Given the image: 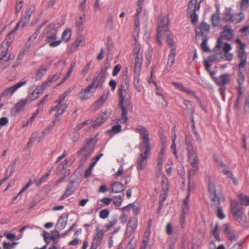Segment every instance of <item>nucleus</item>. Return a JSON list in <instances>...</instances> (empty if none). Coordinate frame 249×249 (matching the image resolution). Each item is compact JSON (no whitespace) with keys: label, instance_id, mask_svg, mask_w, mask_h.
<instances>
[{"label":"nucleus","instance_id":"obj_10","mask_svg":"<svg viewBox=\"0 0 249 249\" xmlns=\"http://www.w3.org/2000/svg\"><path fill=\"white\" fill-rule=\"evenodd\" d=\"M7 43H8L2 42L0 46V60L2 63L7 62L9 60L14 58L13 54H8L7 52L9 46Z\"/></svg>","mask_w":249,"mask_h":249},{"label":"nucleus","instance_id":"obj_16","mask_svg":"<svg viewBox=\"0 0 249 249\" xmlns=\"http://www.w3.org/2000/svg\"><path fill=\"white\" fill-rule=\"evenodd\" d=\"M94 146L95 142H93V139H88L86 140L83 146L78 152V154L85 152L91 155L94 151Z\"/></svg>","mask_w":249,"mask_h":249},{"label":"nucleus","instance_id":"obj_43","mask_svg":"<svg viewBox=\"0 0 249 249\" xmlns=\"http://www.w3.org/2000/svg\"><path fill=\"white\" fill-rule=\"evenodd\" d=\"M74 66H75L74 64H71L69 70L67 72L66 75L63 78L61 82L60 83H59L57 85V86H59L61 84H62L63 82H64L66 80H67L70 77V75H71V74L73 70Z\"/></svg>","mask_w":249,"mask_h":249},{"label":"nucleus","instance_id":"obj_59","mask_svg":"<svg viewBox=\"0 0 249 249\" xmlns=\"http://www.w3.org/2000/svg\"><path fill=\"white\" fill-rule=\"evenodd\" d=\"M109 214V211L107 209H104L100 211L99 216L101 218L105 219L107 218Z\"/></svg>","mask_w":249,"mask_h":249},{"label":"nucleus","instance_id":"obj_2","mask_svg":"<svg viewBox=\"0 0 249 249\" xmlns=\"http://www.w3.org/2000/svg\"><path fill=\"white\" fill-rule=\"evenodd\" d=\"M169 20L167 15H161L158 20V28L157 30L156 41L160 45L162 44L160 37L162 33L168 32Z\"/></svg>","mask_w":249,"mask_h":249},{"label":"nucleus","instance_id":"obj_63","mask_svg":"<svg viewBox=\"0 0 249 249\" xmlns=\"http://www.w3.org/2000/svg\"><path fill=\"white\" fill-rule=\"evenodd\" d=\"M27 50L24 49L23 48L21 49L19 51L18 56V61H20L23 59V57L25 55V54L28 52Z\"/></svg>","mask_w":249,"mask_h":249},{"label":"nucleus","instance_id":"obj_54","mask_svg":"<svg viewBox=\"0 0 249 249\" xmlns=\"http://www.w3.org/2000/svg\"><path fill=\"white\" fill-rule=\"evenodd\" d=\"M80 138V133L78 131H75L73 130L72 134L71 135V140L73 142H76L78 141Z\"/></svg>","mask_w":249,"mask_h":249},{"label":"nucleus","instance_id":"obj_58","mask_svg":"<svg viewBox=\"0 0 249 249\" xmlns=\"http://www.w3.org/2000/svg\"><path fill=\"white\" fill-rule=\"evenodd\" d=\"M73 89L69 88L63 94L60 95L58 98L64 101L65 98L71 92Z\"/></svg>","mask_w":249,"mask_h":249},{"label":"nucleus","instance_id":"obj_56","mask_svg":"<svg viewBox=\"0 0 249 249\" xmlns=\"http://www.w3.org/2000/svg\"><path fill=\"white\" fill-rule=\"evenodd\" d=\"M90 123V121L89 120H87V121H86L82 123H80V124H78L74 128H73V130L75 131H78L81 129H82L85 125H87V124H89Z\"/></svg>","mask_w":249,"mask_h":249},{"label":"nucleus","instance_id":"obj_28","mask_svg":"<svg viewBox=\"0 0 249 249\" xmlns=\"http://www.w3.org/2000/svg\"><path fill=\"white\" fill-rule=\"evenodd\" d=\"M67 223V219L64 216L61 215L58 219L55 227L58 231L63 230Z\"/></svg>","mask_w":249,"mask_h":249},{"label":"nucleus","instance_id":"obj_33","mask_svg":"<svg viewBox=\"0 0 249 249\" xmlns=\"http://www.w3.org/2000/svg\"><path fill=\"white\" fill-rule=\"evenodd\" d=\"M134 25H135V28L134 31L133 32V37L134 38V40L135 41V44L138 45L137 43L138 38L139 37V33L140 31L139 29V20L138 19H137L136 18H135L134 19Z\"/></svg>","mask_w":249,"mask_h":249},{"label":"nucleus","instance_id":"obj_32","mask_svg":"<svg viewBox=\"0 0 249 249\" xmlns=\"http://www.w3.org/2000/svg\"><path fill=\"white\" fill-rule=\"evenodd\" d=\"M30 19V18L28 16H27L24 14L21 20L16 25V26L14 29V31H16L20 25H21V28L24 27L29 21Z\"/></svg>","mask_w":249,"mask_h":249},{"label":"nucleus","instance_id":"obj_61","mask_svg":"<svg viewBox=\"0 0 249 249\" xmlns=\"http://www.w3.org/2000/svg\"><path fill=\"white\" fill-rule=\"evenodd\" d=\"M249 6V0H242L240 3V8L242 10H246Z\"/></svg>","mask_w":249,"mask_h":249},{"label":"nucleus","instance_id":"obj_50","mask_svg":"<svg viewBox=\"0 0 249 249\" xmlns=\"http://www.w3.org/2000/svg\"><path fill=\"white\" fill-rule=\"evenodd\" d=\"M161 141H162V143H161V145L160 149V153L159 154V156H163V155H164V152H165V149L166 148V138H164V137H163L161 139Z\"/></svg>","mask_w":249,"mask_h":249},{"label":"nucleus","instance_id":"obj_55","mask_svg":"<svg viewBox=\"0 0 249 249\" xmlns=\"http://www.w3.org/2000/svg\"><path fill=\"white\" fill-rule=\"evenodd\" d=\"M237 80L238 85H242L245 81V76L240 70H239Z\"/></svg>","mask_w":249,"mask_h":249},{"label":"nucleus","instance_id":"obj_19","mask_svg":"<svg viewBox=\"0 0 249 249\" xmlns=\"http://www.w3.org/2000/svg\"><path fill=\"white\" fill-rule=\"evenodd\" d=\"M210 30V25L204 21L201 22L198 27H197L195 29L196 37V38H199L200 37H202L205 35L202 32V30L206 32H209Z\"/></svg>","mask_w":249,"mask_h":249},{"label":"nucleus","instance_id":"obj_15","mask_svg":"<svg viewBox=\"0 0 249 249\" xmlns=\"http://www.w3.org/2000/svg\"><path fill=\"white\" fill-rule=\"evenodd\" d=\"M134 57H135V69L139 71L141 67L142 62V57L141 53H140V46L139 45H135L134 49Z\"/></svg>","mask_w":249,"mask_h":249},{"label":"nucleus","instance_id":"obj_46","mask_svg":"<svg viewBox=\"0 0 249 249\" xmlns=\"http://www.w3.org/2000/svg\"><path fill=\"white\" fill-rule=\"evenodd\" d=\"M62 73L61 71L56 72L54 75L49 76L47 81L45 82H48V85L49 86V83L55 81L57 80L60 77Z\"/></svg>","mask_w":249,"mask_h":249},{"label":"nucleus","instance_id":"obj_17","mask_svg":"<svg viewBox=\"0 0 249 249\" xmlns=\"http://www.w3.org/2000/svg\"><path fill=\"white\" fill-rule=\"evenodd\" d=\"M26 84L25 81H22L17 83L16 84L6 89L0 94V100L4 96H7L12 95L18 88Z\"/></svg>","mask_w":249,"mask_h":249},{"label":"nucleus","instance_id":"obj_31","mask_svg":"<svg viewBox=\"0 0 249 249\" xmlns=\"http://www.w3.org/2000/svg\"><path fill=\"white\" fill-rule=\"evenodd\" d=\"M124 185L120 182H115L111 185V189L113 193H118L123 191L124 190Z\"/></svg>","mask_w":249,"mask_h":249},{"label":"nucleus","instance_id":"obj_27","mask_svg":"<svg viewBox=\"0 0 249 249\" xmlns=\"http://www.w3.org/2000/svg\"><path fill=\"white\" fill-rule=\"evenodd\" d=\"M85 15H81L76 19L75 26L78 33H81L84 29V24L85 23Z\"/></svg>","mask_w":249,"mask_h":249},{"label":"nucleus","instance_id":"obj_38","mask_svg":"<svg viewBox=\"0 0 249 249\" xmlns=\"http://www.w3.org/2000/svg\"><path fill=\"white\" fill-rule=\"evenodd\" d=\"M125 108L122 106V112H121V118L118 120V122H119L120 123H124L126 122L128 120V117H127V111L125 110Z\"/></svg>","mask_w":249,"mask_h":249},{"label":"nucleus","instance_id":"obj_44","mask_svg":"<svg viewBox=\"0 0 249 249\" xmlns=\"http://www.w3.org/2000/svg\"><path fill=\"white\" fill-rule=\"evenodd\" d=\"M220 18L218 14H214L212 16L211 21L213 27H216L219 23Z\"/></svg>","mask_w":249,"mask_h":249},{"label":"nucleus","instance_id":"obj_64","mask_svg":"<svg viewBox=\"0 0 249 249\" xmlns=\"http://www.w3.org/2000/svg\"><path fill=\"white\" fill-rule=\"evenodd\" d=\"M59 237V233L58 232V230L57 229L53 230L51 231V233L50 235V238L52 240H55V239H57Z\"/></svg>","mask_w":249,"mask_h":249},{"label":"nucleus","instance_id":"obj_60","mask_svg":"<svg viewBox=\"0 0 249 249\" xmlns=\"http://www.w3.org/2000/svg\"><path fill=\"white\" fill-rule=\"evenodd\" d=\"M18 244L17 242H13L12 243L4 242L3 243V249H11Z\"/></svg>","mask_w":249,"mask_h":249},{"label":"nucleus","instance_id":"obj_11","mask_svg":"<svg viewBox=\"0 0 249 249\" xmlns=\"http://www.w3.org/2000/svg\"><path fill=\"white\" fill-rule=\"evenodd\" d=\"M63 101L64 100L58 98L55 101L56 105L53 107L50 111V112L53 111H56V113L54 115L56 118L62 115L68 107V105L66 103H63Z\"/></svg>","mask_w":249,"mask_h":249},{"label":"nucleus","instance_id":"obj_23","mask_svg":"<svg viewBox=\"0 0 249 249\" xmlns=\"http://www.w3.org/2000/svg\"><path fill=\"white\" fill-rule=\"evenodd\" d=\"M128 95V91L127 86L122 84L119 89V102L122 104V102L125 100Z\"/></svg>","mask_w":249,"mask_h":249},{"label":"nucleus","instance_id":"obj_39","mask_svg":"<svg viewBox=\"0 0 249 249\" xmlns=\"http://www.w3.org/2000/svg\"><path fill=\"white\" fill-rule=\"evenodd\" d=\"M122 106L125 108V110L128 112V110L132 111L133 107L131 102L127 100H124V101L122 102V104H121V102H119V107L122 109Z\"/></svg>","mask_w":249,"mask_h":249},{"label":"nucleus","instance_id":"obj_6","mask_svg":"<svg viewBox=\"0 0 249 249\" xmlns=\"http://www.w3.org/2000/svg\"><path fill=\"white\" fill-rule=\"evenodd\" d=\"M231 211L235 220L238 223L244 221L245 216L242 212L241 205L235 201H232L231 203Z\"/></svg>","mask_w":249,"mask_h":249},{"label":"nucleus","instance_id":"obj_36","mask_svg":"<svg viewBox=\"0 0 249 249\" xmlns=\"http://www.w3.org/2000/svg\"><path fill=\"white\" fill-rule=\"evenodd\" d=\"M176 56V50L174 48L171 49L169 54L168 55L167 65L169 67H171L175 61V57Z\"/></svg>","mask_w":249,"mask_h":249},{"label":"nucleus","instance_id":"obj_30","mask_svg":"<svg viewBox=\"0 0 249 249\" xmlns=\"http://www.w3.org/2000/svg\"><path fill=\"white\" fill-rule=\"evenodd\" d=\"M186 198L184 199L183 204L182 207V214L180 216V223L181 224L182 228H184L185 226L186 223V209H187V205H186Z\"/></svg>","mask_w":249,"mask_h":249},{"label":"nucleus","instance_id":"obj_9","mask_svg":"<svg viewBox=\"0 0 249 249\" xmlns=\"http://www.w3.org/2000/svg\"><path fill=\"white\" fill-rule=\"evenodd\" d=\"M107 71V68L104 67L102 68L99 73L96 74L91 83L89 85H91L92 87L96 90V89L102 86L106 78V73Z\"/></svg>","mask_w":249,"mask_h":249},{"label":"nucleus","instance_id":"obj_37","mask_svg":"<svg viewBox=\"0 0 249 249\" xmlns=\"http://www.w3.org/2000/svg\"><path fill=\"white\" fill-rule=\"evenodd\" d=\"M43 109L42 107H38L37 110L36 112L33 114L32 116L29 119V120L27 121V122L23 124V127H25L27 125H28L29 124L32 123L35 119V118L36 117L38 113L39 112H40L42 111Z\"/></svg>","mask_w":249,"mask_h":249},{"label":"nucleus","instance_id":"obj_24","mask_svg":"<svg viewBox=\"0 0 249 249\" xmlns=\"http://www.w3.org/2000/svg\"><path fill=\"white\" fill-rule=\"evenodd\" d=\"M74 190H75V187L73 185V181H71L69 182L64 193L61 196V197L60 198L59 200H61L68 197L69 196H70L71 194H72L73 193V192L74 191Z\"/></svg>","mask_w":249,"mask_h":249},{"label":"nucleus","instance_id":"obj_8","mask_svg":"<svg viewBox=\"0 0 249 249\" xmlns=\"http://www.w3.org/2000/svg\"><path fill=\"white\" fill-rule=\"evenodd\" d=\"M200 2L197 4V0H190L188 5V8L190 9L188 13H190L189 17L191 18V23L196 25L198 21V17L196 11L198 10L200 8Z\"/></svg>","mask_w":249,"mask_h":249},{"label":"nucleus","instance_id":"obj_42","mask_svg":"<svg viewBox=\"0 0 249 249\" xmlns=\"http://www.w3.org/2000/svg\"><path fill=\"white\" fill-rule=\"evenodd\" d=\"M48 68L45 66L41 67L38 71L36 79L37 80H40L41 78L46 74Z\"/></svg>","mask_w":249,"mask_h":249},{"label":"nucleus","instance_id":"obj_7","mask_svg":"<svg viewBox=\"0 0 249 249\" xmlns=\"http://www.w3.org/2000/svg\"><path fill=\"white\" fill-rule=\"evenodd\" d=\"M151 148H140L141 153L137 160V169L143 170L146 166Z\"/></svg>","mask_w":249,"mask_h":249},{"label":"nucleus","instance_id":"obj_21","mask_svg":"<svg viewBox=\"0 0 249 249\" xmlns=\"http://www.w3.org/2000/svg\"><path fill=\"white\" fill-rule=\"evenodd\" d=\"M221 38H225L227 41L231 40L234 36L233 31L231 25L225 26L223 31L220 33Z\"/></svg>","mask_w":249,"mask_h":249},{"label":"nucleus","instance_id":"obj_20","mask_svg":"<svg viewBox=\"0 0 249 249\" xmlns=\"http://www.w3.org/2000/svg\"><path fill=\"white\" fill-rule=\"evenodd\" d=\"M238 57L241 60L238 65V69L240 70L245 67L247 64V53L245 51V48H239L237 51Z\"/></svg>","mask_w":249,"mask_h":249},{"label":"nucleus","instance_id":"obj_47","mask_svg":"<svg viewBox=\"0 0 249 249\" xmlns=\"http://www.w3.org/2000/svg\"><path fill=\"white\" fill-rule=\"evenodd\" d=\"M137 238L133 236L126 246V249H134L137 245Z\"/></svg>","mask_w":249,"mask_h":249},{"label":"nucleus","instance_id":"obj_57","mask_svg":"<svg viewBox=\"0 0 249 249\" xmlns=\"http://www.w3.org/2000/svg\"><path fill=\"white\" fill-rule=\"evenodd\" d=\"M73 89L69 88L63 94L60 95L58 98L64 101L65 98L71 92Z\"/></svg>","mask_w":249,"mask_h":249},{"label":"nucleus","instance_id":"obj_25","mask_svg":"<svg viewBox=\"0 0 249 249\" xmlns=\"http://www.w3.org/2000/svg\"><path fill=\"white\" fill-rule=\"evenodd\" d=\"M112 199L108 197H104L97 201L96 203V210L97 212L99 209H101L103 207L107 206L111 203Z\"/></svg>","mask_w":249,"mask_h":249},{"label":"nucleus","instance_id":"obj_40","mask_svg":"<svg viewBox=\"0 0 249 249\" xmlns=\"http://www.w3.org/2000/svg\"><path fill=\"white\" fill-rule=\"evenodd\" d=\"M16 160H14L12 162V163L10 164V165H9L8 166V167H7L6 170V173H5V176H7V177H10L13 171L14 170L15 168V165H16Z\"/></svg>","mask_w":249,"mask_h":249},{"label":"nucleus","instance_id":"obj_3","mask_svg":"<svg viewBox=\"0 0 249 249\" xmlns=\"http://www.w3.org/2000/svg\"><path fill=\"white\" fill-rule=\"evenodd\" d=\"M192 146L188 143V161L190 162L191 168L190 169L189 172V180L192 176L195 175L198 169V159L195 151L192 149Z\"/></svg>","mask_w":249,"mask_h":249},{"label":"nucleus","instance_id":"obj_22","mask_svg":"<svg viewBox=\"0 0 249 249\" xmlns=\"http://www.w3.org/2000/svg\"><path fill=\"white\" fill-rule=\"evenodd\" d=\"M231 75L229 73H224L215 79V82L217 85L225 86L230 82Z\"/></svg>","mask_w":249,"mask_h":249},{"label":"nucleus","instance_id":"obj_41","mask_svg":"<svg viewBox=\"0 0 249 249\" xmlns=\"http://www.w3.org/2000/svg\"><path fill=\"white\" fill-rule=\"evenodd\" d=\"M203 37V41L201 43V48L202 50V51L204 52H209L210 51L209 47L207 46V41L208 40L207 36L206 35L205 36H202Z\"/></svg>","mask_w":249,"mask_h":249},{"label":"nucleus","instance_id":"obj_12","mask_svg":"<svg viewBox=\"0 0 249 249\" xmlns=\"http://www.w3.org/2000/svg\"><path fill=\"white\" fill-rule=\"evenodd\" d=\"M137 218L136 216L131 217L127 225L126 230L124 233V238H129L134 233L137 227Z\"/></svg>","mask_w":249,"mask_h":249},{"label":"nucleus","instance_id":"obj_49","mask_svg":"<svg viewBox=\"0 0 249 249\" xmlns=\"http://www.w3.org/2000/svg\"><path fill=\"white\" fill-rule=\"evenodd\" d=\"M15 31H14V30L12 31L5 37L4 40L3 42H6L7 45L10 46L12 40L14 38V36L13 35V33Z\"/></svg>","mask_w":249,"mask_h":249},{"label":"nucleus","instance_id":"obj_34","mask_svg":"<svg viewBox=\"0 0 249 249\" xmlns=\"http://www.w3.org/2000/svg\"><path fill=\"white\" fill-rule=\"evenodd\" d=\"M134 25H135V28L134 31L133 32V37L134 38V40L135 41V44L138 45L137 43L138 38L139 37V33L140 31L139 29V20L138 19H137L136 18H135L134 19Z\"/></svg>","mask_w":249,"mask_h":249},{"label":"nucleus","instance_id":"obj_14","mask_svg":"<svg viewBox=\"0 0 249 249\" xmlns=\"http://www.w3.org/2000/svg\"><path fill=\"white\" fill-rule=\"evenodd\" d=\"M95 90L91 85H89L85 89H82L78 94V98L82 101L89 99L95 92Z\"/></svg>","mask_w":249,"mask_h":249},{"label":"nucleus","instance_id":"obj_51","mask_svg":"<svg viewBox=\"0 0 249 249\" xmlns=\"http://www.w3.org/2000/svg\"><path fill=\"white\" fill-rule=\"evenodd\" d=\"M239 199L241 200L242 204L245 206L249 205V197L244 196L243 194H240L238 196Z\"/></svg>","mask_w":249,"mask_h":249},{"label":"nucleus","instance_id":"obj_29","mask_svg":"<svg viewBox=\"0 0 249 249\" xmlns=\"http://www.w3.org/2000/svg\"><path fill=\"white\" fill-rule=\"evenodd\" d=\"M85 45V39L84 36L80 35L77 37L74 42L71 45V48L74 50L79 46H83Z\"/></svg>","mask_w":249,"mask_h":249},{"label":"nucleus","instance_id":"obj_26","mask_svg":"<svg viewBox=\"0 0 249 249\" xmlns=\"http://www.w3.org/2000/svg\"><path fill=\"white\" fill-rule=\"evenodd\" d=\"M28 100L26 99H22L20 100L16 105L13 110L17 113H18L23 110L24 107L27 104Z\"/></svg>","mask_w":249,"mask_h":249},{"label":"nucleus","instance_id":"obj_4","mask_svg":"<svg viewBox=\"0 0 249 249\" xmlns=\"http://www.w3.org/2000/svg\"><path fill=\"white\" fill-rule=\"evenodd\" d=\"M135 130L140 134V139L141 140L140 148H151L150 146L149 133L148 130L142 125H138Z\"/></svg>","mask_w":249,"mask_h":249},{"label":"nucleus","instance_id":"obj_35","mask_svg":"<svg viewBox=\"0 0 249 249\" xmlns=\"http://www.w3.org/2000/svg\"><path fill=\"white\" fill-rule=\"evenodd\" d=\"M193 113H194V111H192L191 112V114L190 116V119L191 122V127L192 131L193 132V133L194 134V135H195V136L196 137V140L198 141H200L199 135L198 134V133L197 132V131H196L195 126V121H194V117L193 115Z\"/></svg>","mask_w":249,"mask_h":249},{"label":"nucleus","instance_id":"obj_48","mask_svg":"<svg viewBox=\"0 0 249 249\" xmlns=\"http://www.w3.org/2000/svg\"><path fill=\"white\" fill-rule=\"evenodd\" d=\"M47 86H48V82H45L43 83H42V85H41L40 86L37 87L35 89V90L36 91L38 94L39 95L43 92L44 90Z\"/></svg>","mask_w":249,"mask_h":249},{"label":"nucleus","instance_id":"obj_62","mask_svg":"<svg viewBox=\"0 0 249 249\" xmlns=\"http://www.w3.org/2000/svg\"><path fill=\"white\" fill-rule=\"evenodd\" d=\"M224 233L228 235V236H231L234 233V232L233 230H232L228 224L224 225Z\"/></svg>","mask_w":249,"mask_h":249},{"label":"nucleus","instance_id":"obj_1","mask_svg":"<svg viewBox=\"0 0 249 249\" xmlns=\"http://www.w3.org/2000/svg\"><path fill=\"white\" fill-rule=\"evenodd\" d=\"M45 41L51 47H55L60 45L61 40H56L57 29L54 25L48 26L45 30Z\"/></svg>","mask_w":249,"mask_h":249},{"label":"nucleus","instance_id":"obj_5","mask_svg":"<svg viewBox=\"0 0 249 249\" xmlns=\"http://www.w3.org/2000/svg\"><path fill=\"white\" fill-rule=\"evenodd\" d=\"M208 190L211 198V207L213 210H216V209L221 207L220 205L221 198L217 196L215 185L213 183L210 182L209 183Z\"/></svg>","mask_w":249,"mask_h":249},{"label":"nucleus","instance_id":"obj_13","mask_svg":"<svg viewBox=\"0 0 249 249\" xmlns=\"http://www.w3.org/2000/svg\"><path fill=\"white\" fill-rule=\"evenodd\" d=\"M105 232L104 230L100 229L99 227L96 228L95 235L91 243L90 249H97L103 239Z\"/></svg>","mask_w":249,"mask_h":249},{"label":"nucleus","instance_id":"obj_52","mask_svg":"<svg viewBox=\"0 0 249 249\" xmlns=\"http://www.w3.org/2000/svg\"><path fill=\"white\" fill-rule=\"evenodd\" d=\"M219 229V225L218 223H216L214 227L213 231V235L214 237V238L216 239V240L220 241V237H219V233L218 232V231Z\"/></svg>","mask_w":249,"mask_h":249},{"label":"nucleus","instance_id":"obj_53","mask_svg":"<svg viewBox=\"0 0 249 249\" xmlns=\"http://www.w3.org/2000/svg\"><path fill=\"white\" fill-rule=\"evenodd\" d=\"M223 20L225 22L232 21L233 16L230 11H227L223 14Z\"/></svg>","mask_w":249,"mask_h":249},{"label":"nucleus","instance_id":"obj_45","mask_svg":"<svg viewBox=\"0 0 249 249\" xmlns=\"http://www.w3.org/2000/svg\"><path fill=\"white\" fill-rule=\"evenodd\" d=\"M71 35V30L70 29H66L62 33V39L65 41L67 42L70 39Z\"/></svg>","mask_w":249,"mask_h":249},{"label":"nucleus","instance_id":"obj_18","mask_svg":"<svg viewBox=\"0 0 249 249\" xmlns=\"http://www.w3.org/2000/svg\"><path fill=\"white\" fill-rule=\"evenodd\" d=\"M111 112V110L109 109L100 114L93 122L92 125V127L96 128L100 126L110 115Z\"/></svg>","mask_w":249,"mask_h":249}]
</instances>
